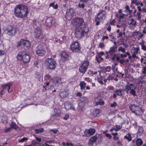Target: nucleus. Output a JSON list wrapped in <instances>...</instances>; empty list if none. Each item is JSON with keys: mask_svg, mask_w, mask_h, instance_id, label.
Here are the masks:
<instances>
[{"mask_svg": "<svg viewBox=\"0 0 146 146\" xmlns=\"http://www.w3.org/2000/svg\"><path fill=\"white\" fill-rule=\"evenodd\" d=\"M27 139H28L27 138L24 137V138L21 139L20 140H19V142H22L25 140H27Z\"/></svg>", "mask_w": 146, "mask_h": 146, "instance_id": "49530a36", "label": "nucleus"}, {"mask_svg": "<svg viewBox=\"0 0 146 146\" xmlns=\"http://www.w3.org/2000/svg\"><path fill=\"white\" fill-rule=\"evenodd\" d=\"M136 17V19L138 20H140L141 19V16L140 13L139 12H137L136 14V16H135Z\"/></svg>", "mask_w": 146, "mask_h": 146, "instance_id": "58836bf2", "label": "nucleus"}, {"mask_svg": "<svg viewBox=\"0 0 146 146\" xmlns=\"http://www.w3.org/2000/svg\"><path fill=\"white\" fill-rule=\"evenodd\" d=\"M133 85L131 83H129V82L127 83V84L125 85V88L124 90L126 91L127 94H128L129 91L131 89V86H133Z\"/></svg>", "mask_w": 146, "mask_h": 146, "instance_id": "4468645a", "label": "nucleus"}, {"mask_svg": "<svg viewBox=\"0 0 146 146\" xmlns=\"http://www.w3.org/2000/svg\"><path fill=\"white\" fill-rule=\"evenodd\" d=\"M34 35L35 37L37 38H41L42 37V31L40 29H38L35 31Z\"/></svg>", "mask_w": 146, "mask_h": 146, "instance_id": "f8f14e48", "label": "nucleus"}, {"mask_svg": "<svg viewBox=\"0 0 146 146\" xmlns=\"http://www.w3.org/2000/svg\"><path fill=\"white\" fill-rule=\"evenodd\" d=\"M50 86V88H53V84L52 82V81L50 80L49 81L46 83L45 86H44V88L48 87L49 86Z\"/></svg>", "mask_w": 146, "mask_h": 146, "instance_id": "a878e982", "label": "nucleus"}, {"mask_svg": "<svg viewBox=\"0 0 146 146\" xmlns=\"http://www.w3.org/2000/svg\"><path fill=\"white\" fill-rule=\"evenodd\" d=\"M11 85V84L8 83L2 85V87L3 88V89L5 91L6 90H7L8 92L10 93L9 90L10 88V86Z\"/></svg>", "mask_w": 146, "mask_h": 146, "instance_id": "dca6fc26", "label": "nucleus"}, {"mask_svg": "<svg viewBox=\"0 0 146 146\" xmlns=\"http://www.w3.org/2000/svg\"><path fill=\"white\" fill-rule=\"evenodd\" d=\"M71 50L74 52H78L80 50V47L79 43L77 42H75L70 45Z\"/></svg>", "mask_w": 146, "mask_h": 146, "instance_id": "0eeeda50", "label": "nucleus"}, {"mask_svg": "<svg viewBox=\"0 0 146 146\" xmlns=\"http://www.w3.org/2000/svg\"><path fill=\"white\" fill-rule=\"evenodd\" d=\"M99 46L101 48H102L104 46V44L103 43H100L99 45Z\"/></svg>", "mask_w": 146, "mask_h": 146, "instance_id": "bf43d9fd", "label": "nucleus"}, {"mask_svg": "<svg viewBox=\"0 0 146 146\" xmlns=\"http://www.w3.org/2000/svg\"><path fill=\"white\" fill-rule=\"evenodd\" d=\"M124 138L129 141H131V140L132 137L130 134L128 133L124 137Z\"/></svg>", "mask_w": 146, "mask_h": 146, "instance_id": "c9c22d12", "label": "nucleus"}, {"mask_svg": "<svg viewBox=\"0 0 146 146\" xmlns=\"http://www.w3.org/2000/svg\"><path fill=\"white\" fill-rule=\"evenodd\" d=\"M46 50L45 48H44V46L40 44L38 45L36 47V51H42Z\"/></svg>", "mask_w": 146, "mask_h": 146, "instance_id": "bb28decb", "label": "nucleus"}, {"mask_svg": "<svg viewBox=\"0 0 146 146\" xmlns=\"http://www.w3.org/2000/svg\"><path fill=\"white\" fill-rule=\"evenodd\" d=\"M30 55L23 51H21L19 52L17 56V60H22L24 63H27L29 62L30 60Z\"/></svg>", "mask_w": 146, "mask_h": 146, "instance_id": "7ed1b4c3", "label": "nucleus"}, {"mask_svg": "<svg viewBox=\"0 0 146 146\" xmlns=\"http://www.w3.org/2000/svg\"><path fill=\"white\" fill-rule=\"evenodd\" d=\"M103 60V58H102L100 56H99L98 57H96V60L98 62H100L102 60Z\"/></svg>", "mask_w": 146, "mask_h": 146, "instance_id": "79ce46f5", "label": "nucleus"}, {"mask_svg": "<svg viewBox=\"0 0 146 146\" xmlns=\"http://www.w3.org/2000/svg\"><path fill=\"white\" fill-rule=\"evenodd\" d=\"M106 14V12L103 11L98 14L97 17L95 19V21L96 22V25H99L100 22L101 20H104L105 19Z\"/></svg>", "mask_w": 146, "mask_h": 146, "instance_id": "39448f33", "label": "nucleus"}, {"mask_svg": "<svg viewBox=\"0 0 146 146\" xmlns=\"http://www.w3.org/2000/svg\"><path fill=\"white\" fill-rule=\"evenodd\" d=\"M136 143L137 145L135 146H140L143 143V142L140 139H138L136 141Z\"/></svg>", "mask_w": 146, "mask_h": 146, "instance_id": "c85d7f7f", "label": "nucleus"}, {"mask_svg": "<svg viewBox=\"0 0 146 146\" xmlns=\"http://www.w3.org/2000/svg\"><path fill=\"white\" fill-rule=\"evenodd\" d=\"M81 102H84L86 103H88V100L87 98L85 97H83L81 98Z\"/></svg>", "mask_w": 146, "mask_h": 146, "instance_id": "f704fd0d", "label": "nucleus"}, {"mask_svg": "<svg viewBox=\"0 0 146 146\" xmlns=\"http://www.w3.org/2000/svg\"><path fill=\"white\" fill-rule=\"evenodd\" d=\"M27 7L23 5H17L15 9L14 13L15 16L20 18H24L27 16L28 13Z\"/></svg>", "mask_w": 146, "mask_h": 146, "instance_id": "f257e3e1", "label": "nucleus"}, {"mask_svg": "<svg viewBox=\"0 0 146 146\" xmlns=\"http://www.w3.org/2000/svg\"><path fill=\"white\" fill-rule=\"evenodd\" d=\"M23 46L25 49L26 50H29L31 47V43L28 40H25L23 39Z\"/></svg>", "mask_w": 146, "mask_h": 146, "instance_id": "ddd939ff", "label": "nucleus"}, {"mask_svg": "<svg viewBox=\"0 0 146 146\" xmlns=\"http://www.w3.org/2000/svg\"><path fill=\"white\" fill-rule=\"evenodd\" d=\"M75 11L74 9L70 8L66 11V17L68 20H71L72 16H74Z\"/></svg>", "mask_w": 146, "mask_h": 146, "instance_id": "9d476101", "label": "nucleus"}, {"mask_svg": "<svg viewBox=\"0 0 146 146\" xmlns=\"http://www.w3.org/2000/svg\"><path fill=\"white\" fill-rule=\"evenodd\" d=\"M125 50L124 48H123L122 46H120L118 50V52H121L123 53L125 52Z\"/></svg>", "mask_w": 146, "mask_h": 146, "instance_id": "ea45409f", "label": "nucleus"}, {"mask_svg": "<svg viewBox=\"0 0 146 146\" xmlns=\"http://www.w3.org/2000/svg\"><path fill=\"white\" fill-rule=\"evenodd\" d=\"M121 44L123 45L124 46V47L125 48H127L128 47V45L125 43L123 42V43H122Z\"/></svg>", "mask_w": 146, "mask_h": 146, "instance_id": "4d7b16f0", "label": "nucleus"}, {"mask_svg": "<svg viewBox=\"0 0 146 146\" xmlns=\"http://www.w3.org/2000/svg\"><path fill=\"white\" fill-rule=\"evenodd\" d=\"M115 126L116 127V128H117V130H119L122 128L121 125H119L118 126L117 125H116Z\"/></svg>", "mask_w": 146, "mask_h": 146, "instance_id": "864d4df0", "label": "nucleus"}, {"mask_svg": "<svg viewBox=\"0 0 146 146\" xmlns=\"http://www.w3.org/2000/svg\"><path fill=\"white\" fill-rule=\"evenodd\" d=\"M117 143L119 146H122V144L120 141H117Z\"/></svg>", "mask_w": 146, "mask_h": 146, "instance_id": "13d9d810", "label": "nucleus"}, {"mask_svg": "<svg viewBox=\"0 0 146 146\" xmlns=\"http://www.w3.org/2000/svg\"><path fill=\"white\" fill-rule=\"evenodd\" d=\"M54 113L53 114L54 116L58 117L59 115L60 111L58 109H54Z\"/></svg>", "mask_w": 146, "mask_h": 146, "instance_id": "393cba45", "label": "nucleus"}, {"mask_svg": "<svg viewBox=\"0 0 146 146\" xmlns=\"http://www.w3.org/2000/svg\"><path fill=\"white\" fill-rule=\"evenodd\" d=\"M117 106V104L115 102H113V103L111 104L110 106L111 107H115Z\"/></svg>", "mask_w": 146, "mask_h": 146, "instance_id": "09e8293b", "label": "nucleus"}, {"mask_svg": "<svg viewBox=\"0 0 146 146\" xmlns=\"http://www.w3.org/2000/svg\"><path fill=\"white\" fill-rule=\"evenodd\" d=\"M23 39H21L19 42H18V44L17 45L18 46H19L21 45L23 46V43H22V42H23Z\"/></svg>", "mask_w": 146, "mask_h": 146, "instance_id": "37998d69", "label": "nucleus"}, {"mask_svg": "<svg viewBox=\"0 0 146 146\" xmlns=\"http://www.w3.org/2000/svg\"><path fill=\"white\" fill-rule=\"evenodd\" d=\"M141 48L142 50L146 51V46L144 45L143 44H141Z\"/></svg>", "mask_w": 146, "mask_h": 146, "instance_id": "8fccbe9b", "label": "nucleus"}, {"mask_svg": "<svg viewBox=\"0 0 146 146\" xmlns=\"http://www.w3.org/2000/svg\"><path fill=\"white\" fill-rule=\"evenodd\" d=\"M88 27L83 26L76 30L75 35L76 37L78 39H81L88 31Z\"/></svg>", "mask_w": 146, "mask_h": 146, "instance_id": "f03ea898", "label": "nucleus"}, {"mask_svg": "<svg viewBox=\"0 0 146 146\" xmlns=\"http://www.w3.org/2000/svg\"><path fill=\"white\" fill-rule=\"evenodd\" d=\"M136 5H140L141 6H143V4L142 2L140 1L139 2H137L135 4Z\"/></svg>", "mask_w": 146, "mask_h": 146, "instance_id": "c03bdc74", "label": "nucleus"}, {"mask_svg": "<svg viewBox=\"0 0 146 146\" xmlns=\"http://www.w3.org/2000/svg\"><path fill=\"white\" fill-rule=\"evenodd\" d=\"M120 56L121 58H123L126 57H127V55L125 54H121Z\"/></svg>", "mask_w": 146, "mask_h": 146, "instance_id": "6e6d98bb", "label": "nucleus"}, {"mask_svg": "<svg viewBox=\"0 0 146 146\" xmlns=\"http://www.w3.org/2000/svg\"><path fill=\"white\" fill-rule=\"evenodd\" d=\"M123 33L122 32H120L119 33V34L117 35V37L119 38L120 36H122Z\"/></svg>", "mask_w": 146, "mask_h": 146, "instance_id": "e2e57ef3", "label": "nucleus"}, {"mask_svg": "<svg viewBox=\"0 0 146 146\" xmlns=\"http://www.w3.org/2000/svg\"><path fill=\"white\" fill-rule=\"evenodd\" d=\"M45 62L48 68L53 69L55 68L56 62L53 59L48 58L46 60Z\"/></svg>", "mask_w": 146, "mask_h": 146, "instance_id": "423d86ee", "label": "nucleus"}, {"mask_svg": "<svg viewBox=\"0 0 146 146\" xmlns=\"http://www.w3.org/2000/svg\"><path fill=\"white\" fill-rule=\"evenodd\" d=\"M50 131L53 132V133L54 134H56L57 133V131H58L57 129L53 130V129H50Z\"/></svg>", "mask_w": 146, "mask_h": 146, "instance_id": "052dcab7", "label": "nucleus"}, {"mask_svg": "<svg viewBox=\"0 0 146 146\" xmlns=\"http://www.w3.org/2000/svg\"><path fill=\"white\" fill-rule=\"evenodd\" d=\"M52 20V19L51 18H48L46 19V24L47 27H50L51 26Z\"/></svg>", "mask_w": 146, "mask_h": 146, "instance_id": "aec40b11", "label": "nucleus"}, {"mask_svg": "<svg viewBox=\"0 0 146 146\" xmlns=\"http://www.w3.org/2000/svg\"><path fill=\"white\" fill-rule=\"evenodd\" d=\"M116 46H113L110 48L109 51H111L112 52H115L116 51Z\"/></svg>", "mask_w": 146, "mask_h": 146, "instance_id": "4c0bfd02", "label": "nucleus"}, {"mask_svg": "<svg viewBox=\"0 0 146 146\" xmlns=\"http://www.w3.org/2000/svg\"><path fill=\"white\" fill-rule=\"evenodd\" d=\"M97 137L96 136H94L92 137L89 141V144L90 145L92 146L93 143L95 142L96 141Z\"/></svg>", "mask_w": 146, "mask_h": 146, "instance_id": "a211bd4d", "label": "nucleus"}, {"mask_svg": "<svg viewBox=\"0 0 146 146\" xmlns=\"http://www.w3.org/2000/svg\"><path fill=\"white\" fill-rule=\"evenodd\" d=\"M142 32L143 33L146 34V26L144 27Z\"/></svg>", "mask_w": 146, "mask_h": 146, "instance_id": "338daca9", "label": "nucleus"}, {"mask_svg": "<svg viewBox=\"0 0 146 146\" xmlns=\"http://www.w3.org/2000/svg\"><path fill=\"white\" fill-rule=\"evenodd\" d=\"M75 24L76 25V27H82L84 24L83 19L82 18L77 17L76 18L74 21Z\"/></svg>", "mask_w": 146, "mask_h": 146, "instance_id": "9b49d317", "label": "nucleus"}, {"mask_svg": "<svg viewBox=\"0 0 146 146\" xmlns=\"http://www.w3.org/2000/svg\"><path fill=\"white\" fill-rule=\"evenodd\" d=\"M80 85L81 90L84 89L86 86V83L84 81H81L80 82Z\"/></svg>", "mask_w": 146, "mask_h": 146, "instance_id": "2f4dec72", "label": "nucleus"}, {"mask_svg": "<svg viewBox=\"0 0 146 146\" xmlns=\"http://www.w3.org/2000/svg\"><path fill=\"white\" fill-rule=\"evenodd\" d=\"M5 31L8 35L11 36H13L16 32L15 28L11 25L7 27Z\"/></svg>", "mask_w": 146, "mask_h": 146, "instance_id": "1a4fd4ad", "label": "nucleus"}, {"mask_svg": "<svg viewBox=\"0 0 146 146\" xmlns=\"http://www.w3.org/2000/svg\"><path fill=\"white\" fill-rule=\"evenodd\" d=\"M11 127L12 128L16 129L17 127V125L14 123L13 121H12L11 124Z\"/></svg>", "mask_w": 146, "mask_h": 146, "instance_id": "a19ab883", "label": "nucleus"}, {"mask_svg": "<svg viewBox=\"0 0 146 146\" xmlns=\"http://www.w3.org/2000/svg\"><path fill=\"white\" fill-rule=\"evenodd\" d=\"M60 95L62 98H65L67 96V94L66 91L64 90L60 92Z\"/></svg>", "mask_w": 146, "mask_h": 146, "instance_id": "cd10ccee", "label": "nucleus"}, {"mask_svg": "<svg viewBox=\"0 0 146 146\" xmlns=\"http://www.w3.org/2000/svg\"><path fill=\"white\" fill-rule=\"evenodd\" d=\"M77 96L79 97H81L82 96V94L81 93L78 92L77 93Z\"/></svg>", "mask_w": 146, "mask_h": 146, "instance_id": "774afa93", "label": "nucleus"}, {"mask_svg": "<svg viewBox=\"0 0 146 146\" xmlns=\"http://www.w3.org/2000/svg\"><path fill=\"white\" fill-rule=\"evenodd\" d=\"M132 86H131V89L130 90L129 93L130 94L133 95V96H137L135 91V90L137 88V87L135 86L134 88H132Z\"/></svg>", "mask_w": 146, "mask_h": 146, "instance_id": "6ab92c4d", "label": "nucleus"}, {"mask_svg": "<svg viewBox=\"0 0 146 146\" xmlns=\"http://www.w3.org/2000/svg\"><path fill=\"white\" fill-rule=\"evenodd\" d=\"M122 90L121 89H117L114 91V93L117 96H121L122 95Z\"/></svg>", "mask_w": 146, "mask_h": 146, "instance_id": "c756f323", "label": "nucleus"}, {"mask_svg": "<svg viewBox=\"0 0 146 146\" xmlns=\"http://www.w3.org/2000/svg\"><path fill=\"white\" fill-rule=\"evenodd\" d=\"M65 108L67 110H69L71 108V104L69 102L65 103L64 104Z\"/></svg>", "mask_w": 146, "mask_h": 146, "instance_id": "b1692460", "label": "nucleus"}, {"mask_svg": "<svg viewBox=\"0 0 146 146\" xmlns=\"http://www.w3.org/2000/svg\"><path fill=\"white\" fill-rule=\"evenodd\" d=\"M144 129L143 127H139L138 129V132L137 133V136L139 135L140 136L141 135L143 132Z\"/></svg>", "mask_w": 146, "mask_h": 146, "instance_id": "5701e85b", "label": "nucleus"}, {"mask_svg": "<svg viewBox=\"0 0 146 146\" xmlns=\"http://www.w3.org/2000/svg\"><path fill=\"white\" fill-rule=\"evenodd\" d=\"M61 55L62 61L63 62H64L68 59V55L66 52L65 51L61 53Z\"/></svg>", "mask_w": 146, "mask_h": 146, "instance_id": "f3484780", "label": "nucleus"}, {"mask_svg": "<svg viewBox=\"0 0 146 146\" xmlns=\"http://www.w3.org/2000/svg\"><path fill=\"white\" fill-rule=\"evenodd\" d=\"M129 108L131 111L137 115H140L142 114V111L141 108L135 104L130 105Z\"/></svg>", "mask_w": 146, "mask_h": 146, "instance_id": "20e7f679", "label": "nucleus"}, {"mask_svg": "<svg viewBox=\"0 0 146 146\" xmlns=\"http://www.w3.org/2000/svg\"><path fill=\"white\" fill-rule=\"evenodd\" d=\"M130 20L131 21L129 25H132L134 27H135L136 25V21L133 19H131ZM129 27L131 29H132V27L130 25L129 26Z\"/></svg>", "mask_w": 146, "mask_h": 146, "instance_id": "412c9836", "label": "nucleus"}, {"mask_svg": "<svg viewBox=\"0 0 146 146\" xmlns=\"http://www.w3.org/2000/svg\"><path fill=\"white\" fill-rule=\"evenodd\" d=\"M100 113V110L98 109H97L93 111L92 112L93 115L94 117H96Z\"/></svg>", "mask_w": 146, "mask_h": 146, "instance_id": "473e14b6", "label": "nucleus"}, {"mask_svg": "<svg viewBox=\"0 0 146 146\" xmlns=\"http://www.w3.org/2000/svg\"><path fill=\"white\" fill-rule=\"evenodd\" d=\"M95 132V129H90L88 131V133L90 135H93Z\"/></svg>", "mask_w": 146, "mask_h": 146, "instance_id": "e433bc0d", "label": "nucleus"}, {"mask_svg": "<svg viewBox=\"0 0 146 146\" xmlns=\"http://www.w3.org/2000/svg\"><path fill=\"white\" fill-rule=\"evenodd\" d=\"M125 8L126 10L124 11V12L125 13H126L127 12H128L130 10V9L129 8V6L128 5H126L125 6Z\"/></svg>", "mask_w": 146, "mask_h": 146, "instance_id": "a18cd8bd", "label": "nucleus"}, {"mask_svg": "<svg viewBox=\"0 0 146 146\" xmlns=\"http://www.w3.org/2000/svg\"><path fill=\"white\" fill-rule=\"evenodd\" d=\"M95 102L96 105H103L104 104L103 100L100 99V97H97L95 99Z\"/></svg>", "mask_w": 146, "mask_h": 146, "instance_id": "2eb2a0df", "label": "nucleus"}, {"mask_svg": "<svg viewBox=\"0 0 146 146\" xmlns=\"http://www.w3.org/2000/svg\"><path fill=\"white\" fill-rule=\"evenodd\" d=\"M124 62V60L122 58L121 59H120L119 60V62L121 64H123Z\"/></svg>", "mask_w": 146, "mask_h": 146, "instance_id": "69168bd1", "label": "nucleus"}, {"mask_svg": "<svg viewBox=\"0 0 146 146\" xmlns=\"http://www.w3.org/2000/svg\"><path fill=\"white\" fill-rule=\"evenodd\" d=\"M69 117V115H66L64 117L63 119L65 120H67Z\"/></svg>", "mask_w": 146, "mask_h": 146, "instance_id": "680f3d73", "label": "nucleus"}, {"mask_svg": "<svg viewBox=\"0 0 146 146\" xmlns=\"http://www.w3.org/2000/svg\"><path fill=\"white\" fill-rule=\"evenodd\" d=\"M78 6L80 8H83L84 7L85 5L84 3H79Z\"/></svg>", "mask_w": 146, "mask_h": 146, "instance_id": "de8ad7c7", "label": "nucleus"}, {"mask_svg": "<svg viewBox=\"0 0 146 146\" xmlns=\"http://www.w3.org/2000/svg\"><path fill=\"white\" fill-rule=\"evenodd\" d=\"M114 53V52H112L110 51H109L108 52H107V54H109L111 56H113V55Z\"/></svg>", "mask_w": 146, "mask_h": 146, "instance_id": "3c124183", "label": "nucleus"}, {"mask_svg": "<svg viewBox=\"0 0 146 146\" xmlns=\"http://www.w3.org/2000/svg\"><path fill=\"white\" fill-rule=\"evenodd\" d=\"M46 50L42 51H36V53L39 56H43L45 55L46 53Z\"/></svg>", "mask_w": 146, "mask_h": 146, "instance_id": "4be33fe9", "label": "nucleus"}, {"mask_svg": "<svg viewBox=\"0 0 146 146\" xmlns=\"http://www.w3.org/2000/svg\"><path fill=\"white\" fill-rule=\"evenodd\" d=\"M89 62L85 61L79 68V70L80 72L84 74L86 72L89 65Z\"/></svg>", "mask_w": 146, "mask_h": 146, "instance_id": "6e6552de", "label": "nucleus"}, {"mask_svg": "<svg viewBox=\"0 0 146 146\" xmlns=\"http://www.w3.org/2000/svg\"><path fill=\"white\" fill-rule=\"evenodd\" d=\"M44 129L42 128L36 129L35 130V131L36 134L41 133L43 132Z\"/></svg>", "mask_w": 146, "mask_h": 146, "instance_id": "72a5a7b5", "label": "nucleus"}, {"mask_svg": "<svg viewBox=\"0 0 146 146\" xmlns=\"http://www.w3.org/2000/svg\"><path fill=\"white\" fill-rule=\"evenodd\" d=\"M139 49V48H135L134 47H133L131 49V52L132 53H135L137 54L138 53V51Z\"/></svg>", "mask_w": 146, "mask_h": 146, "instance_id": "7c9ffc66", "label": "nucleus"}, {"mask_svg": "<svg viewBox=\"0 0 146 146\" xmlns=\"http://www.w3.org/2000/svg\"><path fill=\"white\" fill-rule=\"evenodd\" d=\"M111 67L110 66H108L105 68V69H108V70H107L106 71L109 72L110 71V70L111 69Z\"/></svg>", "mask_w": 146, "mask_h": 146, "instance_id": "5fc2aeb1", "label": "nucleus"}, {"mask_svg": "<svg viewBox=\"0 0 146 146\" xmlns=\"http://www.w3.org/2000/svg\"><path fill=\"white\" fill-rule=\"evenodd\" d=\"M4 51L3 50H0V56L3 55L4 54Z\"/></svg>", "mask_w": 146, "mask_h": 146, "instance_id": "0e129e2a", "label": "nucleus"}, {"mask_svg": "<svg viewBox=\"0 0 146 146\" xmlns=\"http://www.w3.org/2000/svg\"><path fill=\"white\" fill-rule=\"evenodd\" d=\"M106 136L108 137L109 139H111L112 138V136L110 134L108 133H106L105 135Z\"/></svg>", "mask_w": 146, "mask_h": 146, "instance_id": "603ef678", "label": "nucleus"}]
</instances>
